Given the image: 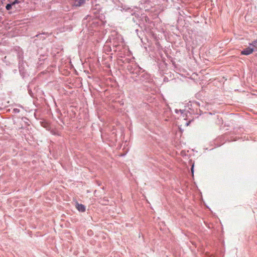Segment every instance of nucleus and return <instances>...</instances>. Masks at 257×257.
Returning <instances> with one entry per match:
<instances>
[{
  "instance_id": "obj_3",
  "label": "nucleus",
  "mask_w": 257,
  "mask_h": 257,
  "mask_svg": "<svg viewBox=\"0 0 257 257\" xmlns=\"http://www.w3.org/2000/svg\"><path fill=\"white\" fill-rule=\"evenodd\" d=\"M253 51V48L252 46H250L249 45L247 48L241 51V54L243 55H248L251 54Z\"/></svg>"
},
{
  "instance_id": "obj_6",
  "label": "nucleus",
  "mask_w": 257,
  "mask_h": 257,
  "mask_svg": "<svg viewBox=\"0 0 257 257\" xmlns=\"http://www.w3.org/2000/svg\"><path fill=\"white\" fill-rule=\"evenodd\" d=\"M250 46H252L254 50L257 51V40L252 42V43H250Z\"/></svg>"
},
{
  "instance_id": "obj_10",
  "label": "nucleus",
  "mask_w": 257,
  "mask_h": 257,
  "mask_svg": "<svg viewBox=\"0 0 257 257\" xmlns=\"http://www.w3.org/2000/svg\"><path fill=\"white\" fill-rule=\"evenodd\" d=\"M19 1L18 0H15L12 4H13V5H14L16 4H19Z\"/></svg>"
},
{
  "instance_id": "obj_2",
  "label": "nucleus",
  "mask_w": 257,
  "mask_h": 257,
  "mask_svg": "<svg viewBox=\"0 0 257 257\" xmlns=\"http://www.w3.org/2000/svg\"><path fill=\"white\" fill-rule=\"evenodd\" d=\"M127 70L128 72L137 77L139 76V74L142 71V69L138 65H129L127 66Z\"/></svg>"
},
{
  "instance_id": "obj_5",
  "label": "nucleus",
  "mask_w": 257,
  "mask_h": 257,
  "mask_svg": "<svg viewBox=\"0 0 257 257\" xmlns=\"http://www.w3.org/2000/svg\"><path fill=\"white\" fill-rule=\"evenodd\" d=\"M75 207L76 209L80 212H84L85 211V207L81 204H79L77 202H75Z\"/></svg>"
},
{
  "instance_id": "obj_1",
  "label": "nucleus",
  "mask_w": 257,
  "mask_h": 257,
  "mask_svg": "<svg viewBox=\"0 0 257 257\" xmlns=\"http://www.w3.org/2000/svg\"><path fill=\"white\" fill-rule=\"evenodd\" d=\"M139 76V79L136 78L135 81H138L142 83H150L152 82V79L151 78L150 75L145 72L144 70H142Z\"/></svg>"
},
{
  "instance_id": "obj_12",
  "label": "nucleus",
  "mask_w": 257,
  "mask_h": 257,
  "mask_svg": "<svg viewBox=\"0 0 257 257\" xmlns=\"http://www.w3.org/2000/svg\"><path fill=\"white\" fill-rule=\"evenodd\" d=\"M19 68H20V72H21L22 71V69L20 67H19Z\"/></svg>"
},
{
  "instance_id": "obj_7",
  "label": "nucleus",
  "mask_w": 257,
  "mask_h": 257,
  "mask_svg": "<svg viewBox=\"0 0 257 257\" xmlns=\"http://www.w3.org/2000/svg\"><path fill=\"white\" fill-rule=\"evenodd\" d=\"M89 25H93L94 27L97 26V22L96 21H89L88 23Z\"/></svg>"
},
{
  "instance_id": "obj_13",
  "label": "nucleus",
  "mask_w": 257,
  "mask_h": 257,
  "mask_svg": "<svg viewBox=\"0 0 257 257\" xmlns=\"http://www.w3.org/2000/svg\"><path fill=\"white\" fill-rule=\"evenodd\" d=\"M31 91H29V93L31 94Z\"/></svg>"
},
{
  "instance_id": "obj_8",
  "label": "nucleus",
  "mask_w": 257,
  "mask_h": 257,
  "mask_svg": "<svg viewBox=\"0 0 257 257\" xmlns=\"http://www.w3.org/2000/svg\"><path fill=\"white\" fill-rule=\"evenodd\" d=\"M12 6L13 5L12 3L7 4L6 7L7 10H10L12 9Z\"/></svg>"
},
{
  "instance_id": "obj_11",
  "label": "nucleus",
  "mask_w": 257,
  "mask_h": 257,
  "mask_svg": "<svg viewBox=\"0 0 257 257\" xmlns=\"http://www.w3.org/2000/svg\"><path fill=\"white\" fill-rule=\"evenodd\" d=\"M191 172H192V174H193V173H194V165H193L192 166V167H191Z\"/></svg>"
},
{
  "instance_id": "obj_9",
  "label": "nucleus",
  "mask_w": 257,
  "mask_h": 257,
  "mask_svg": "<svg viewBox=\"0 0 257 257\" xmlns=\"http://www.w3.org/2000/svg\"><path fill=\"white\" fill-rule=\"evenodd\" d=\"M13 111L14 113H19L20 112V109H18V108H14Z\"/></svg>"
},
{
  "instance_id": "obj_4",
  "label": "nucleus",
  "mask_w": 257,
  "mask_h": 257,
  "mask_svg": "<svg viewBox=\"0 0 257 257\" xmlns=\"http://www.w3.org/2000/svg\"><path fill=\"white\" fill-rule=\"evenodd\" d=\"M85 0H75L73 3V6L79 7L85 4Z\"/></svg>"
}]
</instances>
